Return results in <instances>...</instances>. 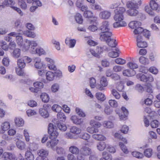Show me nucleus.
<instances>
[{
  "label": "nucleus",
  "instance_id": "obj_1",
  "mask_svg": "<svg viewBox=\"0 0 160 160\" xmlns=\"http://www.w3.org/2000/svg\"><path fill=\"white\" fill-rule=\"evenodd\" d=\"M125 11V9L123 7H118L115 10L114 19L116 22L113 24V28H116L127 26V23L123 21L124 19L123 14Z\"/></svg>",
  "mask_w": 160,
  "mask_h": 160
},
{
  "label": "nucleus",
  "instance_id": "obj_2",
  "mask_svg": "<svg viewBox=\"0 0 160 160\" xmlns=\"http://www.w3.org/2000/svg\"><path fill=\"white\" fill-rule=\"evenodd\" d=\"M48 131L50 136V138L51 140L47 142L46 146L55 150L54 147L58 142V140L55 139L58 135V129L55 126H54L52 123H50L48 126Z\"/></svg>",
  "mask_w": 160,
  "mask_h": 160
},
{
  "label": "nucleus",
  "instance_id": "obj_3",
  "mask_svg": "<svg viewBox=\"0 0 160 160\" xmlns=\"http://www.w3.org/2000/svg\"><path fill=\"white\" fill-rule=\"evenodd\" d=\"M137 78L141 81L144 82H152L153 81L154 78L151 75H145L142 73H138L136 75Z\"/></svg>",
  "mask_w": 160,
  "mask_h": 160
},
{
  "label": "nucleus",
  "instance_id": "obj_4",
  "mask_svg": "<svg viewBox=\"0 0 160 160\" xmlns=\"http://www.w3.org/2000/svg\"><path fill=\"white\" fill-rule=\"evenodd\" d=\"M100 40L105 42L109 46L110 42V32H102L100 33Z\"/></svg>",
  "mask_w": 160,
  "mask_h": 160
},
{
  "label": "nucleus",
  "instance_id": "obj_5",
  "mask_svg": "<svg viewBox=\"0 0 160 160\" xmlns=\"http://www.w3.org/2000/svg\"><path fill=\"white\" fill-rule=\"evenodd\" d=\"M135 37L136 38L137 46L139 48H144L147 46V42L143 40L141 35H138Z\"/></svg>",
  "mask_w": 160,
  "mask_h": 160
},
{
  "label": "nucleus",
  "instance_id": "obj_6",
  "mask_svg": "<svg viewBox=\"0 0 160 160\" xmlns=\"http://www.w3.org/2000/svg\"><path fill=\"white\" fill-rule=\"evenodd\" d=\"M1 160H17V158L13 154L8 152L3 153L1 157Z\"/></svg>",
  "mask_w": 160,
  "mask_h": 160
},
{
  "label": "nucleus",
  "instance_id": "obj_7",
  "mask_svg": "<svg viewBox=\"0 0 160 160\" xmlns=\"http://www.w3.org/2000/svg\"><path fill=\"white\" fill-rule=\"evenodd\" d=\"M141 0H132L127 3V6L128 8H138V6L141 4Z\"/></svg>",
  "mask_w": 160,
  "mask_h": 160
},
{
  "label": "nucleus",
  "instance_id": "obj_8",
  "mask_svg": "<svg viewBox=\"0 0 160 160\" xmlns=\"http://www.w3.org/2000/svg\"><path fill=\"white\" fill-rule=\"evenodd\" d=\"M100 84L96 86V88L100 91L104 89V87L107 86L108 82L106 78L104 77H102L100 80Z\"/></svg>",
  "mask_w": 160,
  "mask_h": 160
},
{
  "label": "nucleus",
  "instance_id": "obj_9",
  "mask_svg": "<svg viewBox=\"0 0 160 160\" xmlns=\"http://www.w3.org/2000/svg\"><path fill=\"white\" fill-rule=\"evenodd\" d=\"M49 105L48 104H44L43 108H40L39 110V114L44 118H47L49 116V113L48 112L47 107H48Z\"/></svg>",
  "mask_w": 160,
  "mask_h": 160
},
{
  "label": "nucleus",
  "instance_id": "obj_10",
  "mask_svg": "<svg viewBox=\"0 0 160 160\" xmlns=\"http://www.w3.org/2000/svg\"><path fill=\"white\" fill-rule=\"evenodd\" d=\"M80 152L85 156H88L92 153L91 149L86 146L82 147L80 150Z\"/></svg>",
  "mask_w": 160,
  "mask_h": 160
},
{
  "label": "nucleus",
  "instance_id": "obj_11",
  "mask_svg": "<svg viewBox=\"0 0 160 160\" xmlns=\"http://www.w3.org/2000/svg\"><path fill=\"white\" fill-rule=\"evenodd\" d=\"M136 73L135 71L128 69L124 70L122 72V75L125 77H131L134 76Z\"/></svg>",
  "mask_w": 160,
  "mask_h": 160
},
{
  "label": "nucleus",
  "instance_id": "obj_12",
  "mask_svg": "<svg viewBox=\"0 0 160 160\" xmlns=\"http://www.w3.org/2000/svg\"><path fill=\"white\" fill-rule=\"evenodd\" d=\"M35 62V67L38 69H40L43 66V64L41 62V59L39 58H33Z\"/></svg>",
  "mask_w": 160,
  "mask_h": 160
},
{
  "label": "nucleus",
  "instance_id": "obj_13",
  "mask_svg": "<svg viewBox=\"0 0 160 160\" xmlns=\"http://www.w3.org/2000/svg\"><path fill=\"white\" fill-rule=\"evenodd\" d=\"M129 9L127 10V13L128 15L134 17L138 14V11L136 9L138 8H129Z\"/></svg>",
  "mask_w": 160,
  "mask_h": 160
},
{
  "label": "nucleus",
  "instance_id": "obj_14",
  "mask_svg": "<svg viewBox=\"0 0 160 160\" xmlns=\"http://www.w3.org/2000/svg\"><path fill=\"white\" fill-rule=\"evenodd\" d=\"M30 40L27 39H25L22 45L21 46L22 51L25 52L29 50L30 48Z\"/></svg>",
  "mask_w": 160,
  "mask_h": 160
},
{
  "label": "nucleus",
  "instance_id": "obj_15",
  "mask_svg": "<svg viewBox=\"0 0 160 160\" xmlns=\"http://www.w3.org/2000/svg\"><path fill=\"white\" fill-rule=\"evenodd\" d=\"M141 23L140 22L138 21H132L131 22L128 24L130 28L133 29H135L138 27L141 26Z\"/></svg>",
  "mask_w": 160,
  "mask_h": 160
},
{
  "label": "nucleus",
  "instance_id": "obj_16",
  "mask_svg": "<svg viewBox=\"0 0 160 160\" xmlns=\"http://www.w3.org/2000/svg\"><path fill=\"white\" fill-rule=\"evenodd\" d=\"M119 50L118 48H111V58H116L118 57L119 56Z\"/></svg>",
  "mask_w": 160,
  "mask_h": 160
},
{
  "label": "nucleus",
  "instance_id": "obj_17",
  "mask_svg": "<svg viewBox=\"0 0 160 160\" xmlns=\"http://www.w3.org/2000/svg\"><path fill=\"white\" fill-rule=\"evenodd\" d=\"M112 35V32H111V48H118L117 47L118 42L115 38Z\"/></svg>",
  "mask_w": 160,
  "mask_h": 160
},
{
  "label": "nucleus",
  "instance_id": "obj_18",
  "mask_svg": "<svg viewBox=\"0 0 160 160\" xmlns=\"http://www.w3.org/2000/svg\"><path fill=\"white\" fill-rule=\"evenodd\" d=\"M110 26L109 22L105 21L103 23V25L101 28L103 32H109Z\"/></svg>",
  "mask_w": 160,
  "mask_h": 160
},
{
  "label": "nucleus",
  "instance_id": "obj_19",
  "mask_svg": "<svg viewBox=\"0 0 160 160\" xmlns=\"http://www.w3.org/2000/svg\"><path fill=\"white\" fill-rule=\"evenodd\" d=\"M71 120L73 123L76 124H80L83 122V119L81 118H78L76 116H73L71 118Z\"/></svg>",
  "mask_w": 160,
  "mask_h": 160
},
{
  "label": "nucleus",
  "instance_id": "obj_20",
  "mask_svg": "<svg viewBox=\"0 0 160 160\" xmlns=\"http://www.w3.org/2000/svg\"><path fill=\"white\" fill-rule=\"evenodd\" d=\"M37 153L39 156L47 157L48 151L46 149H41L37 151Z\"/></svg>",
  "mask_w": 160,
  "mask_h": 160
},
{
  "label": "nucleus",
  "instance_id": "obj_21",
  "mask_svg": "<svg viewBox=\"0 0 160 160\" xmlns=\"http://www.w3.org/2000/svg\"><path fill=\"white\" fill-rule=\"evenodd\" d=\"M32 5L33 6L31 7L30 9V11L31 12H34L38 7L41 6L42 4L40 1H37L35 2H33Z\"/></svg>",
  "mask_w": 160,
  "mask_h": 160
},
{
  "label": "nucleus",
  "instance_id": "obj_22",
  "mask_svg": "<svg viewBox=\"0 0 160 160\" xmlns=\"http://www.w3.org/2000/svg\"><path fill=\"white\" fill-rule=\"evenodd\" d=\"M99 16L102 19H108L110 16V13L107 11H104L100 13Z\"/></svg>",
  "mask_w": 160,
  "mask_h": 160
},
{
  "label": "nucleus",
  "instance_id": "obj_23",
  "mask_svg": "<svg viewBox=\"0 0 160 160\" xmlns=\"http://www.w3.org/2000/svg\"><path fill=\"white\" fill-rule=\"evenodd\" d=\"M118 145L122 152L125 154H128L129 153V151L126 146L122 142H120Z\"/></svg>",
  "mask_w": 160,
  "mask_h": 160
},
{
  "label": "nucleus",
  "instance_id": "obj_24",
  "mask_svg": "<svg viewBox=\"0 0 160 160\" xmlns=\"http://www.w3.org/2000/svg\"><path fill=\"white\" fill-rule=\"evenodd\" d=\"M25 158L27 160H34V157L32 152L30 151L26 152L25 155Z\"/></svg>",
  "mask_w": 160,
  "mask_h": 160
},
{
  "label": "nucleus",
  "instance_id": "obj_25",
  "mask_svg": "<svg viewBox=\"0 0 160 160\" xmlns=\"http://www.w3.org/2000/svg\"><path fill=\"white\" fill-rule=\"evenodd\" d=\"M18 68H23L26 66V63L22 58L18 59L17 61Z\"/></svg>",
  "mask_w": 160,
  "mask_h": 160
},
{
  "label": "nucleus",
  "instance_id": "obj_26",
  "mask_svg": "<svg viewBox=\"0 0 160 160\" xmlns=\"http://www.w3.org/2000/svg\"><path fill=\"white\" fill-rule=\"evenodd\" d=\"M69 150V152L73 154H77L79 152L78 148L74 146H72L70 147Z\"/></svg>",
  "mask_w": 160,
  "mask_h": 160
},
{
  "label": "nucleus",
  "instance_id": "obj_27",
  "mask_svg": "<svg viewBox=\"0 0 160 160\" xmlns=\"http://www.w3.org/2000/svg\"><path fill=\"white\" fill-rule=\"evenodd\" d=\"M97 149L100 151H102L104 150L106 147V145L103 142H99L97 145Z\"/></svg>",
  "mask_w": 160,
  "mask_h": 160
},
{
  "label": "nucleus",
  "instance_id": "obj_28",
  "mask_svg": "<svg viewBox=\"0 0 160 160\" xmlns=\"http://www.w3.org/2000/svg\"><path fill=\"white\" fill-rule=\"evenodd\" d=\"M21 55V50L18 48L14 49L12 53V56L13 57L18 58Z\"/></svg>",
  "mask_w": 160,
  "mask_h": 160
},
{
  "label": "nucleus",
  "instance_id": "obj_29",
  "mask_svg": "<svg viewBox=\"0 0 160 160\" xmlns=\"http://www.w3.org/2000/svg\"><path fill=\"white\" fill-rule=\"evenodd\" d=\"M47 79L49 81H51L53 80L55 75L54 74L51 72L48 71L46 73Z\"/></svg>",
  "mask_w": 160,
  "mask_h": 160
},
{
  "label": "nucleus",
  "instance_id": "obj_30",
  "mask_svg": "<svg viewBox=\"0 0 160 160\" xmlns=\"http://www.w3.org/2000/svg\"><path fill=\"white\" fill-rule=\"evenodd\" d=\"M93 138L98 140L104 141L106 140V138L101 134H95L92 135Z\"/></svg>",
  "mask_w": 160,
  "mask_h": 160
},
{
  "label": "nucleus",
  "instance_id": "obj_31",
  "mask_svg": "<svg viewBox=\"0 0 160 160\" xmlns=\"http://www.w3.org/2000/svg\"><path fill=\"white\" fill-rule=\"evenodd\" d=\"M150 6L152 10H158V9L159 8V6L155 1H151L150 2Z\"/></svg>",
  "mask_w": 160,
  "mask_h": 160
},
{
  "label": "nucleus",
  "instance_id": "obj_32",
  "mask_svg": "<svg viewBox=\"0 0 160 160\" xmlns=\"http://www.w3.org/2000/svg\"><path fill=\"white\" fill-rule=\"evenodd\" d=\"M70 132L75 134H78L81 132V130L79 128L75 126L71 127L70 129Z\"/></svg>",
  "mask_w": 160,
  "mask_h": 160
},
{
  "label": "nucleus",
  "instance_id": "obj_33",
  "mask_svg": "<svg viewBox=\"0 0 160 160\" xmlns=\"http://www.w3.org/2000/svg\"><path fill=\"white\" fill-rule=\"evenodd\" d=\"M40 97L42 101L44 102H48L49 100V96L46 93H42L40 96Z\"/></svg>",
  "mask_w": 160,
  "mask_h": 160
},
{
  "label": "nucleus",
  "instance_id": "obj_34",
  "mask_svg": "<svg viewBox=\"0 0 160 160\" xmlns=\"http://www.w3.org/2000/svg\"><path fill=\"white\" fill-rule=\"evenodd\" d=\"M10 124L7 122H5L2 123L1 125V127L2 131H6L10 128Z\"/></svg>",
  "mask_w": 160,
  "mask_h": 160
},
{
  "label": "nucleus",
  "instance_id": "obj_35",
  "mask_svg": "<svg viewBox=\"0 0 160 160\" xmlns=\"http://www.w3.org/2000/svg\"><path fill=\"white\" fill-rule=\"evenodd\" d=\"M139 62L142 64L146 65L149 63L148 59L143 56H141L139 58Z\"/></svg>",
  "mask_w": 160,
  "mask_h": 160
},
{
  "label": "nucleus",
  "instance_id": "obj_36",
  "mask_svg": "<svg viewBox=\"0 0 160 160\" xmlns=\"http://www.w3.org/2000/svg\"><path fill=\"white\" fill-rule=\"evenodd\" d=\"M24 35L27 37L32 38H34L36 36V35L34 32L28 30L24 31Z\"/></svg>",
  "mask_w": 160,
  "mask_h": 160
},
{
  "label": "nucleus",
  "instance_id": "obj_37",
  "mask_svg": "<svg viewBox=\"0 0 160 160\" xmlns=\"http://www.w3.org/2000/svg\"><path fill=\"white\" fill-rule=\"evenodd\" d=\"M68 38H67L65 40V43L66 44L68 43V41L69 42V45L70 48H72L74 47L76 43V40L74 39H71L69 40H68Z\"/></svg>",
  "mask_w": 160,
  "mask_h": 160
},
{
  "label": "nucleus",
  "instance_id": "obj_38",
  "mask_svg": "<svg viewBox=\"0 0 160 160\" xmlns=\"http://www.w3.org/2000/svg\"><path fill=\"white\" fill-rule=\"evenodd\" d=\"M127 65L128 67L131 69H132V70H133L134 69H137L138 68V65L137 63L132 62H128L127 63Z\"/></svg>",
  "mask_w": 160,
  "mask_h": 160
},
{
  "label": "nucleus",
  "instance_id": "obj_39",
  "mask_svg": "<svg viewBox=\"0 0 160 160\" xmlns=\"http://www.w3.org/2000/svg\"><path fill=\"white\" fill-rule=\"evenodd\" d=\"M152 149L149 148L145 150L144 152V154L146 157L149 158L152 155Z\"/></svg>",
  "mask_w": 160,
  "mask_h": 160
},
{
  "label": "nucleus",
  "instance_id": "obj_40",
  "mask_svg": "<svg viewBox=\"0 0 160 160\" xmlns=\"http://www.w3.org/2000/svg\"><path fill=\"white\" fill-rule=\"evenodd\" d=\"M16 146L19 149L22 150L25 148V144L23 142L18 141L16 142Z\"/></svg>",
  "mask_w": 160,
  "mask_h": 160
},
{
  "label": "nucleus",
  "instance_id": "obj_41",
  "mask_svg": "<svg viewBox=\"0 0 160 160\" xmlns=\"http://www.w3.org/2000/svg\"><path fill=\"white\" fill-rule=\"evenodd\" d=\"M15 123L18 127L22 126L24 124V121L21 118H17L15 120Z\"/></svg>",
  "mask_w": 160,
  "mask_h": 160
},
{
  "label": "nucleus",
  "instance_id": "obj_42",
  "mask_svg": "<svg viewBox=\"0 0 160 160\" xmlns=\"http://www.w3.org/2000/svg\"><path fill=\"white\" fill-rule=\"evenodd\" d=\"M132 155L133 157L139 159L142 158L143 157V155L142 153L136 151L132 152Z\"/></svg>",
  "mask_w": 160,
  "mask_h": 160
},
{
  "label": "nucleus",
  "instance_id": "obj_43",
  "mask_svg": "<svg viewBox=\"0 0 160 160\" xmlns=\"http://www.w3.org/2000/svg\"><path fill=\"white\" fill-rule=\"evenodd\" d=\"M96 98L102 101H104L106 99L104 95L102 93L98 92L96 94Z\"/></svg>",
  "mask_w": 160,
  "mask_h": 160
},
{
  "label": "nucleus",
  "instance_id": "obj_44",
  "mask_svg": "<svg viewBox=\"0 0 160 160\" xmlns=\"http://www.w3.org/2000/svg\"><path fill=\"white\" fill-rule=\"evenodd\" d=\"M16 40L17 44L19 46L21 47L23 43V41L22 37L21 36L19 35L18 37H17Z\"/></svg>",
  "mask_w": 160,
  "mask_h": 160
},
{
  "label": "nucleus",
  "instance_id": "obj_45",
  "mask_svg": "<svg viewBox=\"0 0 160 160\" xmlns=\"http://www.w3.org/2000/svg\"><path fill=\"white\" fill-rule=\"evenodd\" d=\"M120 112L121 111H116V113L119 115L120 119L121 120H125L127 119V115L125 114H122Z\"/></svg>",
  "mask_w": 160,
  "mask_h": 160
},
{
  "label": "nucleus",
  "instance_id": "obj_46",
  "mask_svg": "<svg viewBox=\"0 0 160 160\" xmlns=\"http://www.w3.org/2000/svg\"><path fill=\"white\" fill-rule=\"evenodd\" d=\"M116 63L119 65H123L126 63V61L121 58H118L115 60Z\"/></svg>",
  "mask_w": 160,
  "mask_h": 160
},
{
  "label": "nucleus",
  "instance_id": "obj_47",
  "mask_svg": "<svg viewBox=\"0 0 160 160\" xmlns=\"http://www.w3.org/2000/svg\"><path fill=\"white\" fill-rule=\"evenodd\" d=\"M57 116L58 118L60 121H64L66 120V116L63 112H58L57 114Z\"/></svg>",
  "mask_w": 160,
  "mask_h": 160
},
{
  "label": "nucleus",
  "instance_id": "obj_48",
  "mask_svg": "<svg viewBox=\"0 0 160 160\" xmlns=\"http://www.w3.org/2000/svg\"><path fill=\"white\" fill-rule=\"evenodd\" d=\"M143 29L141 27H138L137 28L134 29L133 31V33L135 35H140L141 33L143 31Z\"/></svg>",
  "mask_w": 160,
  "mask_h": 160
},
{
  "label": "nucleus",
  "instance_id": "obj_49",
  "mask_svg": "<svg viewBox=\"0 0 160 160\" xmlns=\"http://www.w3.org/2000/svg\"><path fill=\"white\" fill-rule=\"evenodd\" d=\"M14 3L12 0H5L4 2V5L10 7L12 8V6Z\"/></svg>",
  "mask_w": 160,
  "mask_h": 160
},
{
  "label": "nucleus",
  "instance_id": "obj_50",
  "mask_svg": "<svg viewBox=\"0 0 160 160\" xmlns=\"http://www.w3.org/2000/svg\"><path fill=\"white\" fill-rule=\"evenodd\" d=\"M75 18L77 22L79 23H82V19L81 15L78 13L76 14L75 16Z\"/></svg>",
  "mask_w": 160,
  "mask_h": 160
},
{
  "label": "nucleus",
  "instance_id": "obj_51",
  "mask_svg": "<svg viewBox=\"0 0 160 160\" xmlns=\"http://www.w3.org/2000/svg\"><path fill=\"white\" fill-rule=\"evenodd\" d=\"M56 151L57 153L60 155H62L65 152L64 149L60 147H57Z\"/></svg>",
  "mask_w": 160,
  "mask_h": 160
},
{
  "label": "nucleus",
  "instance_id": "obj_52",
  "mask_svg": "<svg viewBox=\"0 0 160 160\" xmlns=\"http://www.w3.org/2000/svg\"><path fill=\"white\" fill-rule=\"evenodd\" d=\"M96 80L93 78H90V86L92 88H94L96 86Z\"/></svg>",
  "mask_w": 160,
  "mask_h": 160
},
{
  "label": "nucleus",
  "instance_id": "obj_53",
  "mask_svg": "<svg viewBox=\"0 0 160 160\" xmlns=\"http://www.w3.org/2000/svg\"><path fill=\"white\" fill-rule=\"evenodd\" d=\"M148 134L152 139L155 140H158V137L156 133L152 131H150L148 132Z\"/></svg>",
  "mask_w": 160,
  "mask_h": 160
},
{
  "label": "nucleus",
  "instance_id": "obj_54",
  "mask_svg": "<svg viewBox=\"0 0 160 160\" xmlns=\"http://www.w3.org/2000/svg\"><path fill=\"white\" fill-rule=\"evenodd\" d=\"M33 85L36 88H42L43 87V84L41 82H36L34 83Z\"/></svg>",
  "mask_w": 160,
  "mask_h": 160
},
{
  "label": "nucleus",
  "instance_id": "obj_55",
  "mask_svg": "<svg viewBox=\"0 0 160 160\" xmlns=\"http://www.w3.org/2000/svg\"><path fill=\"white\" fill-rule=\"evenodd\" d=\"M18 3L22 8L24 9L26 8L27 5L25 2L23 0H19Z\"/></svg>",
  "mask_w": 160,
  "mask_h": 160
},
{
  "label": "nucleus",
  "instance_id": "obj_56",
  "mask_svg": "<svg viewBox=\"0 0 160 160\" xmlns=\"http://www.w3.org/2000/svg\"><path fill=\"white\" fill-rule=\"evenodd\" d=\"M129 130V128L126 125H123L121 127L120 131L121 132L124 134L128 133Z\"/></svg>",
  "mask_w": 160,
  "mask_h": 160
},
{
  "label": "nucleus",
  "instance_id": "obj_57",
  "mask_svg": "<svg viewBox=\"0 0 160 160\" xmlns=\"http://www.w3.org/2000/svg\"><path fill=\"white\" fill-rule=\"evenodd\" d=\"M148 71L154 74H156L158 72V69L154 67H150L148 69Z\"/></svg>",
  "mask_w": 160,
  "mask_h": 160
},
{
  "label": "nucleus",
  "instance_id": "obj_58",
  "mask_svg": "<svg viewBox=\"0 0 160 160\" xmlns=\"http://www.w3.org/2000/svg\"><path fill=\"white\" fill-rule=\"evenodd\" d=\"M111 78L114 81L119 80L121 78L120 76L116 73L111 74Z\"/></svg>",
  "mask_w": 160,
  "mask_h": 160
},
{
  "label": "nucleus",
  "instance_id": "obj_59",
  "mask_svg": "<svg viewBox=\"0 0 160 160\" xmlns=\"http://www.w3.org/2000/svg\"><path fill=\"white\" fill-rule=\"evenodd\" d=\"M52 109L56 112H58L61 109V108L57 104H54L52 106Z\"/></svg>",
  "mask_w": 160,
  "mask_h": 160
},
{
  "label": "nucleus",
  "instance_id": "obj_60",
  "mask_svg": "<svg viewBox=\"0 0 160 160\" xmlns=\"http://www.w3.org/2000/svg\"><path fill=\"white\" fill-rule=\"evenodd\" d=\"M159 124V122L157 120H154L151 122L150 125L152 128H155L157 127Z\"/></svg>",
  "mask_w": 160,
  "mask_h": 160
},
{
  "label": "nucleus",
  "instance_id": "obj_61",
  "mask_svg": "<svg viewBox=\"0 0 160 160\" xmlns=\"http://www.w3.org/2000/svg\"><path fill=\"white\" fill-rule=\"evenodd\" d=\"M58 127L59 129L62 131H65L67 130V127L65 124L58 123Z\"/></svg>",
  "mask_w": 160,
  "mask_h": 160
},
{
  "label": "nucleus",
  "instance_id": "obj_62",
  "mask_svg": "<svg viewBox=\"0 0 160 160\" xmlns=\"http://www.w3.org/2000/svg\"><path fill=\"white\" fill-rule=\"evenodd\" d=\"M150 8L148 6H146L145 7V10L150 15L154 16V13Z\"/></svg>",
  "mask_w": 160,
  "mask_h": 160
},
{
  "label": "nucleus",
  "instance_id": "obj_63",
  "mask_svg": "<svg viewBox=\"0 0 160 160\" xmlns=\"http://www.w3.org/2000/svg\"><path fill=\"white\" fill-rule=\"evenodd\" d=\"M112 94L114 97L117 99H119L120 97V95L118 92L115 89H113L112 91Z\"/></svg>",
  "mask_w": 160,
  "mask_h": 160
},
{
  "label": "nucleus",
  "instance_id": "obj_64",
  "mask_svg": "<svg viewBox=\"0 0 160 160\" xmlns=\"http://www.w3.org/2000/svg\"><path fill=\"white\" fill-rule=\"evenodd\" d=\"M102 155L104 157L103 158H101L100 160H109V156L108 153L106 151L102 152Z\"/></svg>",
  "mask_w": 160,
  "mask_h": 160
}]
</instances>
